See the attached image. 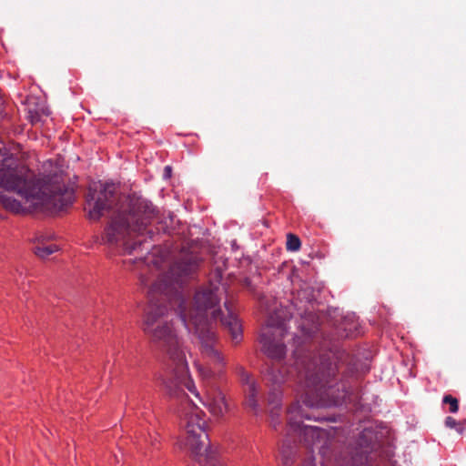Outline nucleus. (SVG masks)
Instances as JSON below:
<instances>
[{
    "mask_svg": "<svg viewBox=\"0 0 466 466\" xmlns=\"http://www.w3.org/2000/svg\"><path fill=\"white\" fill-rule=\"evenodd\" d=\"M244 286L248 289L249 290H253V287H252V284H251V281L250 279H246L245 281H244Z\"/></svg>",
    "mask_w": 466,
    "mask_h": 466,
    "instance_id": "nucleus-17",
    "label": "nucleus"
},
{
    "mask_svg": "<svg viewBox=\"0 0 466 466\" xmlns=\"http://www.w3.org/2000/svg\"><path fill=\"white\" fill-rule=\"evenodd\" d=\"M57 250L58 247L56 244H47L42 240H38L34 248L35 254L41 258H46Z\"/></svg>",
    "mask_w": 466,
    "mask_h": 466,
    "instance_id": "nucleus-12",
    "label": "nucleus"
},
{
    "mask_svg": "<svg viewBox=\"0 0 466 466\" xmlns=\"http://www.w3.org/2000/svg\"><path fill=\"white\" fill-rule=\"evenodd\" d=\"M198 257L182 251L170 265L167 272L159 274L157 279L149 284L142 275L140 283L148 286V306L144 317L142 329L151 342L161 350L168 360L172 375L164 380L166 393L179 401L178 413L185 428V448L199 466H225L217 451L209 446L206 432L205 413L187 396L184 389L198 396L196 386L188 374L186 353L169 318L167 303L179 314L180 319L189 332L198 339L199 350L204 359L218 367L216 370L208 366H199L198 373L205 389V405L215 416H222L228 410L225 395L219 388L226 365L219 350L218 339L213 321H220L228 332L231 341L237 345L242 339V326L238 317L225 307L227 315L219 308L221 290L217 284L210 283L196 292L193 306L187 309L188 301L183 285L198 268Z\"/></svg>",
    "mask_w": 466,
    "mask_h": 466,
    "instance_id": "nucleus-1",
    "label": "nucleus"
},
{
    "mask_svg": "<svg viewBox=\"0 0 466 466\" xmlns=\"http://www.w3.org/2000/svg\"><path fill=\"white\" fill-rule=\"evenodd\" d=\"M288 319L289 314L285 309H275L268 316L267 326L262 329L260 335L262 350L271 359L279 360L286 354V346L281 339L287 332Z\"/></svg>",
    "mask_w": 466,
    "mask_h": 466,
    "instance_id": "nucleus-6",
    "label": "nucleus"
},
{
    "mask_svg": "<svg viewBox=\"0 0 466 466\" xmlns=\"http://www.w3.org/2000/svg\"><path fill=\"white\" fill-rule=\"evenodd\" d=\"M36 120H37L36 118H34V117H33L31 121H32L33 123H35Z\"/></svg>",
    "mask_w": 466,
    "mask_h": 466,
    "instance_id": "nucleus-19",
    "label": "nucleus"
},
{
    "mask_svg": "<svg viewBox=\"0 0 466 466\" xmlns=\"http://www.w3.org/2000/svg\"><path fill=\"white\" fill-rule=\"evenodd\" d=\"M15 193L35 208L58 211L74 201V191L65 186L58 175L36 177L6 150L0 148V204L7 210L20 213L21 202L12 198Z\"/></svg>",
    "mask_w": 466,
    "mask_h": 466,
    "instance_id": "nucleus-2",
    "label": "nucleus"
},
{
    "mask_svg": "<svg viewBox=\"0 0 466 466\" xmlns=\"http://www.w3.org/2000/svg\"><path fill=\"white\" fill-rule=\"evenodd\" d=\"M296 449L297 445L291 442L289 437L286 438L283 441V443L280 448V455L282 463L285 466H289L293 463Z\"/></svg>",
    "mask_w": 466,
    "mask_h": 466,
    "instance_id": "nucleus-10",
    "label": "nucleus"
},
{
    "mask_svg": "<svg viewBox=\"0 0 466 466\" xmlns=\"http://www.w3.org/2000/svg\"><path fill=\"white\" fill-rule=\"evenodd\" d=\"M277 422H273V427L276 428Z\"/></svg>",
    "mask_w": 466,
    "mask_h": 466,
    "instance_id": "nucleus-20",
    "label": "nucleus"
},
{
    "mask_svg": "<svg viewBox=\"0 0 466 466\" xmlns=\"http://www.w3.org/2000/svg\"><path fill=\"white\" fill-rule=\"evenodd\" d=\"M445 426L450 429H456L459 433H462L463 428L461 426V423L458 422L454 418L449 416L445 419Z\"/></svg>",
    "mask_w": 466,
    "mask_h": 466,
    "instance_id": "nucleus-15",
    "label": "nucleus"
},
{
    "mask_svg": "<svg viewBox=\"0 0 466 466\" xmlns=\"http://www.w3.org/2000/svg\"><path fill=\"white\" fill-rule=\"evenodd\" d=\"M301 241L299 238L292 233L287 235L286 248L289 251H298L300 248Z\"/></svg>",
    "mask_w": 466,
    "mask_h": 466,
    "instance_id": "nucleus-13",
    "label": "nucleus"
},
{
    "mask_svg": "<svg viewBox=\"0 0 466 466\" xmlns=\"http://www.w3.org/2000/svg\"><path fill=\"white\" fill-rule=\"evenodd\" d=\"M339 370L336 363L326 355L315 356L312 352H295V363L290 376L303 390V403L310 408L337 406L344 401L354 402L355 396L347 390L344 381L335 376Z\"/></svg>",
    "mask_w": 466,
    "mask_h": 466,
    "instance_id": "nucleus-3",
    "label": "nucleus"
},
{
    "mask_svg": "<svg viewBox=\"0 0 466 466\" xmlns=\"http://www.w3.org/2000/svg\"><path fill=\"white\" fill-rule=\"evenodd\" d=\"M116 200V186L112 183H93L89 186L86 195L88 218L98 220L104 211L112 208Z\"/></svg>",
    "mask_w": 466,
    "mask_h": 466,
    "instance_id": "nucleus-7",
    "label": "nucleus"
},
{
    "mask_svg": "<svg viewBox=\"0 0 466 466\" xmlns=\"http://www.w3.org/2000/svg\"><path fill=\"white\" fill-rule=\"evenodd\" d=\"M157 210L151 202L136 194L127 199V209L119 211L106 227L102 241L117 251L132 253L146 243L147 227L156 218Z\"/></svg>",
    "mask_w": 466,
    "mask_h": 466,
    "instance_id": "nucleus-4",
    "label": "nucleus"
},
{
    "mask_svg": "<svg viewBox=\"0 0 466 466\" xmlns=\"http://www.w3.org/2000/svg\"><path fill=\"white\" fill-rule=\"evenodd\" d=\"M165 170L167 171V173H169L171 171V168H170V167H166Z\"/></svg>",
    "mask_w": 466,
    "mask_h": 466,
    "instance_id": "nucleus-18",
    "label": "nucleus"
},
{
    "mask_svg": "<svg viewBox=\"0 0 466 466\" xmlns=\"http://www.w3.org/2000/svg\"><path fill=\"white\" fill-rule=\"evenodd\" d=\"M266 380L269 387L268 402L269 405H273V409L279 408L282 395L281 385L286 381V368L273 366L267 374ZM278 415V411L274 410L270 411L272 420Z\"/></svg>",
    "mask_w": 466,
    "mask_h": 466,
    "instance_id": "nucleus-8",
    "label": "nucleus"
},
{
    "mask_svg": "<svg viewBox=\"0 0 466 466\" xmlns=\"http://www.w3.org/2000/svg\"><path fill=\"white\" fill-rule=\"evenodd\" d=\"M236 372L241 382L245 395V405L253 411L258 408L259 390L252 375L243 366H237Z\"/></svg>",
    "mask_w": 466,
    "mask_h": 466,
    "instance_id": "nucleus-9",
    "label": "nucleus"
},
{
    "mask_svg": "<svg viewBox=\"0 0 466 466\" xmlns=\"http://www.w3.org/2000/svg\"><path fill=\"white\" fill-rule=\"evenodd\" d=\"M313 461L314 460L310 457L303 462L302 466H316Z\"/></svg>",
    "mask_w": 466,
    "mask_h": 466,
    "instance_id": "nucleus-16",
    "label": "nucleus"
},
{
    "mask_svg": "<svg viewBox=\"0 0 466 466\" xmlns=\"http://www.w3.org/2000/svg\"><path fill=\"white\" fill-rule=\"evenodd\" d=\"M442 402L450 405V412L455 413L459 410V402L458 400L451 395H445L443 397Z\"/></svg>",
    "mask_w": 466,
    "mask_h": 466,
    "instance_id": "nucleus-14",
    "label": "nucleus"
},
{
    "mask_svg": "<svg viewBox=\"0 0 466 466\" xmlns=\"http://www.w3.org/2000/svg\"><path fill=\"white\" fill-rule=\"evenodd\" d=\"M167 255L161 252L158 248H154L152 252L145 258V262L147 265H153L156 269H160L166 261Z\"/></svg>",
    "mask_w": 466,
    "mask_h": 466,
    "instance_id": "nucleus-11",
    "label": "nucleus"
},
{
    "mask_svg": "<svg viewBox=\"0 0 466 466\" xmlns=\"http://www.w3.org/2000/svg\"><path fill=\"white\" fill-rule=\"evenodd\" d=\"M303 418L311 420V416L302 410L299 401L292 403L288 409V434L299 436V441L311 452L318 450L326 458L331 446L328 432L317 426L301 425Z\"/></svg>",
    "mask_w": 466,
    "mask_h": 466,
    "instance_id": "nucleus-5",
    "label": "nucleus"
}]
</instances>
